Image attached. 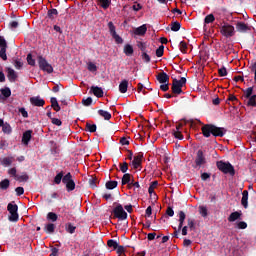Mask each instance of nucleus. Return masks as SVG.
<instances>
[{"label":"nucleus","mask_w":256,"mask_h":256,"mask_svg":"<svg viewBox=\"0 0 256 256\" xmlns=\"http://www.w3.org/2000/svg\"><path fill=\"white\" fill-rule=\"evenodd\" d=\"M0 47V57L3 61H7V41L2 36H0Z\"/></svg>","instance_id":"obj_9"},{"label":"nucleus","mask_w":256,"mask_h":256,"mask_svg":"<svg viewBox=\"0 0 256 256\" xmlns=\"http://www.w3.org/2000/svg\"><path fill=\"white\" fill-rule=\"evenodd\" d=\"M33 132L31 130H27L26 132L23 133L22 136V143H24V145H29V142L31 141V134Z\"/></svg>","instance_id":"obj_18"},{"label":"nucleus","mask_w":256,"mask_h":256,"mask_svg":"<svg viewBox=\"0 0 256 256\" xmlns=\"http://www.w3.org/2000/svg\"><path fill=\"white\" fill-rule=\"evenodd\" d=\"M71 181H73V176L71 175V173H67L65 176H63L62 178V183H64V185L66 183H71Z\"/></svg>","instance_id":"obj_36"},{"label":"nucleus","mask_w":256,"mask_h":256,"mask_svg":"<svg viewBox=\"0 0 256 256\" xmlns=\"http://www.w3.org/2000/svg\"><path fill=\"white\" fill-rule=\"evenodd\" d=\"M142 161H143V154L142 153L134 156V159L132 161V167H134V169H139V167H141Z\"/></svg>","instance_id":"obj_12"},{"label":"nucleus","mask_w":256,"mask_h":256,"mask_svg":"<svg viewBox=\"0 0 256 256\" xmlns=\"http://www.w3.org/2000/svg\"><path fill=\"white\" fill-rule=\"evenodd\" d=\"M217 168L219 169V171H222V173L235 175V168H233V165H231V163L219 161L217 162Z\"/></svg>","instance_id":"obj_4"},{"label":"nucleus","mask_w":256,"mask_h":256,"mask_svg":"<svg viewBox=\"0 0 256 256\" xmlns=\"http://www.w3.org/2000/svg\"><path fill=\"white\" fill-rule=\"evenodd\" d=\"M53 125H57L58 127H61L62 122L59 118H52Z\"/></svg>","instance_id":"obj_64"},{"label":"nucleus","mask_w":256,"mask_h":256,"mask_svg":"<svg viewBox=\"0 0 256 256\" xmlns=\"http://www.w3.org/2000/svg\"><path fill=\"white\" fill-rule=\"evenodd\" d=\"M204 137H223L226 133L225 128L217 127L215 125L207 124L202 127Z\"/></svg>","instance_id":"obj_1"},{"label":"nucleus","mask_w":256,"mask_h":256,"mask_svg":"<svg viewBox=\"0 0 256 256\" xmlns=\"http://www.w3.org/2000/svg\"><path fill=\"white\" fill-rule=\"evenodd\" d=\"M128 170H129V164H127V162L120 164V171L122 173H127Z\"/></svg>","instance_id":"obj_55"},{"label":"nucleus","mask_w":256,"mask_h":256,"mask_svg":"<svg viewBox=\"0 0 256 256\" xmlns=\"http://www.w3.org/2000/svg\"><path fill=\"white\" fill-rule=\"evenodd\" d=\"M45 231L47 233H55V224H47L45 226Z\"/></svg>","instance_id":"obj_46"},{"label":"nucleus","mask_w":256,"mask_h":256,"mask_svg":"<svg viewBox=\"0 0 256 256\" xmlns=\"http://www.w3.org/2000/svg\"><path fill=\"white\" fill-rule=\"evenodd\" d=\"M117 187V181H108L106 183V189H115Z\"/></svg>","instance_id":"obj_48"},{"label":"nucleus","mask_w":256,"mask_h":256,"mask_svg":"<svg viewBox=\"0 0 256 256\" xmlns=\"http://www.w3.org/2000/svg\"><path fill=\"white\" fill-rule=\"evenodd\" d=\"M15 192H16L17 196L20 197V195H23V193H25V189L23 187H17L15 189Z\"/></svg>","instance_id":"obj_61"},{"label":"nucleus","mask_w":256,"mask_h":256,"mask_svg":"<svg viewBox=\"0 0 256 256\" xmlns=\"http://www.w3.org/2000/svg\"><path fill=\"white\" fill-rule=\"evenodd\" d=\"M91 91L95 97H103V89L98 86H92Z\"/></svg>","instance_id":"obj_19"},{"label":"nucleus","mask_w":256,"mask_h":256,"mask_svg":"<svg viewBox=\"0 0 256 256\" xmlns=\"http://www.w3.org/2000/svg\"><path fill=\"white\" fill-rule=\"evenodd\" d=\"M88 71H90L91 73H95V71H97V65H95V63L93 62H88Z\"/></svg>","instance_id":"obj_47"},{"label":"nucleus","mask_w":256,"mask_h":256,"mask_svg":"<svg viewBox=\"0 0 256 256\" xmlns=\"http://www.w3.org/2000/svg\"><path fill=\"white\" fill-rule=\"evenodd\" d=\"M9 185H10L9 179H4L0 182V189L5 191V190L9 189Z\"/></svg>","instance_id":"obj_32"},{"label":"nucleus","mask_w":256,"mask_h":256,"mask_svg":"<svg viewBox=\"0 0 256 256\" xmlns=\"http://www.w3.org/2000/svg\"><path fill=\"white\" fill-rule=\"evenodd\" d=\"M7 77L11 83H15L17 81V72L13 68H7Z\"/></svg>","instance_id":"obj_16"},{"label":"nucleus","mask_w":256,"mask_h":256,"mask_svg":"<svg viewBox=\"0 0 256 256\" xmlns=\"http://www.w3.org/2000/svg\"><path fill=\"white\" fill-rule=\"evenodd\" d=\"M247 105H249L250 107H255L256 106V95H252L249 98H247Z\"/></svg>","instance_id":"obj_34"},{"label":"nucleus","mask_w":256,"mask_h":256,"mask_svg":"<svg viewBox=\"0 0 256 256\" xmlns=\"http://www.w3.org/2000/svg\"><path fill=\"white\" fill-rule=\"evenodd\" d=\"M13 161H15V157L13 156H7L4 157L0 160L1 165H3V167H9L10 165L13 164Z\"/></svg>","instance_id":"obj_15"},{"label":"nucleus","mask_w":256,"mask_h":256,"mask_svg":"<svg viewBox=\"0 0 256 256\" xmlns=\"http://www.w3.org/2000/svg\"><path fill=\"white\" fill-rule=\"evenodd\" d=\"M112 37L115 40V43H117L118 45L123 44V38H121V36H119L117 33L113 34Z\"/></svg>","instance_id":"obj_49"},{"label":"nucleus","mask_w":256,"mask_h":256,"mask_svg":"<svg viewBox=\"0 0 256 256\" xmlns=\"http://www.w3.org/2000/svg\"><path fill=\"white\" fill-rule=\"evenodd\" d=\"M165 49V46L161 45L157 50H156V55L158 57H163V51Z\"/></svg>","instance_id":"obj_57"},{"label":"nucleus","mask_w":256,"mask_h":256,"mask_svg":"<svg viewBox=\"0 0 256 256\" xmlns=\"http://www.w3.org/2000/svg\"><path fill=\"white\" fill-rule=\"evenodd\" d=\"M207 161L203 155V151L199 150L195 158V164L193 165L194 169H201L202 165H205Z\"/></svg>","instance_id":"obj_8"},{"label":"nucleus","mask_w":256,"mask_h":256,"mask_svg":"<svg viewBox=\"0 0 256 256\" xmlns=\"http://www.w3.org/2000/svg\"><path fill=\"white\" fill-rule=\"evenodd\" d=\"M181 29V23L173 22L171 25V31H179Z\"/></svg>","instance_id":"obj_53"},{"label":"nucleus","mask_w":256,"mask_h":256,"mask_svg":"<svg viewBox=\"0 0 256 256\" xmlns=\"http://www.w3.org/2000/svg\"><path fill=\"white\" fill-rule=\"evenodd\" d=\"M157 185H159V182H157V181H154V182L151 183V185H150L149 188H148V193H149L150 195H152L153 193H155V189H157Z\"/></svg>","instance_id":"obj_33"},{"label":"nucleus","mask_w":256,"mask_h":256,"mask_svg":"<svg viewBox=\"0 0 256 256\" xmlns=\"http://www.w3.org/2000/svg\"><path fill=\"white\" fill-rule=\"evenodd\" d=\"M77 229L76 226H74L73 224L71 223H67L65 225V230L67 231V233H70V235H73V233H75V230Z\"/></svg>","instance_id":"obj_27"},{"label":"nucleus","mask_w":256,"mask_h":256,"mask_svg":"<svg viewBox=\"0 0 256 256\" xmlns=\"http://www.w3.org/2000/svg\"><path fill=\"white\" fill-rule=\"evenodd\" d=\"M213 21H215V16L213 14L207 15L204 19L205 25H209V23H213Z\"/></svg>","instance_id":"obj_39"},{"label":"nucleus","mask_w":256,"mask_h":256,"mask_svg":"<svg viewBox=\"0 0 256 256\" xmlns=\"http://www.w3.org/2000/svg\"><path fill=\"white\" fill-rule=\"evenodd\" d=\"M16 181H28L29 180V175L27 173H23L22 175H16L15 177Z\"/></svg>","instance_id":"obj_37"},{"label":"nucleus","mask_w":256,"mask_h":256,"mask_svg":"<svg viewBox=\"0 0 256 256\" xmlns=\"http://www.w3.org/2000/svg\"><path fill=\"white\" fill-rule=\"evenodd\" d=\"M199 213L203 217H207V215H208L207 208L205 206H199Z\"/></svg>","instance_id":"obj_52"},{"label":"nucleus","mask_w":256,"mask_h":256,"mask_svg":"<svg viewBox=\"0 0 256 256\" xmlns=\"http://www.w3.org/2000/svg\"><path fill=\"white\" fill-rule=\"evenodd\" d=\"M178 217H179L178 231H181V229H183V223H185V219L187 218V215H185V212L179 211Z\"/></svg>","instance_id":"obj_17"},{"label":"nucleus","mask_w":256,"mask_h":256,"mask_svg":"<svg viewBox=\"0 0 256 256\" xmlns=\"http://www.w3.org/2000/svg\"><path fill=\"white\" fill-rule=\"evenodd\" d=\"M7 210L10 213L9 221H19V213H17V211H19V207L15 202L9 203Z\"/></svg>","instance_id":"obj_5"},{"label":"nucleus","mask_w":256,"mask_h":256,"mask_svg":"<svg viewBox=\"0 0 256 256\" xmlns=\"http://www.w3.org/2000/svg\"><path fill=\"white\" fill-rule=\"evenodd\" d=\"M251 28L248 27L247 24H245V22H238L236 24V30L239 33H247V31H250Z\"/></svg>","instance_id":"obj_13"},{"label":"nucleus","mask_w":256,"mask_h":256,"mask_svg":"<svg viewBox=\"0 0 256 256\" xmlns=\"http://www.w3.org/2000/svg\"><path fill=\"white\" fill-rule=\"evenodd\" d=\"M2 131L3 133H5L6 135H11V133H13V128H11V125L9 123H3L2 124Z\"/></svg>","instance_id":"obj_22"},{"label":"nucleus","mask_w":256,"mask_h":256,"mask_svg":"<svg viewBox=\"0 0 256 256\" xmlns=\"http://www.w3.org/2000/svg\"><path fill=\"white\" fill-rule=\"evenodd\" d=\"M47 219H48V221H53V222H55V221H57L58 216L55 214V212H49V213L47 214Z\"/></svg>","instance_id":"obj_43"},{"label":"nucleus","mask_w":256,"mask_h":256,"mask_svg":"<svg viewBox=\"0 0 256 256\" xmlns=\"http://www.w3.org/2000/svg\"><path fill=\"white\" fill-rule=\"evenodd\" d=\"M51 104L54 111H61V106H59V102H57V98H51Z\"/></svg>","instance_id":"obj_31"},{"label":"nucleus","mask_w":256,"mask_h":256,"mask_svg":"<svg viewBox=\"0 0 256 256\" xmlns=\"http://www.w3.org/2000/svg\"><path fill=\"white\" fill-rule=\"evenodd\" d=\"M113 213L116 219H120V221H125L127 219V212L123 209V205L117 204L113 209Z\"/></svg>","instance_id":"obj_7"},{"label":"nucleus","mask_w":256,"mask_h":256,"mask_svg":"<svg viewBox=\"0 0 256 256\" xmlns=\"http://www.w3.org/2000/svg\"><path fill=\"white\" fill-rule=\"evenodd\" d=\"M187 83V78L182 77L180 80L174 79L172 82V93L174 95H181L183 93V87Z\"/></svg>","instance_id":"obj_2"},{"label":"nucleus","mask_w":256,"mask_h":256,"mask_svg":"<svg viewBox=\"0 0 256 256\" xmlns=\"http://www.w3.org/2000/svg\"><path fill=\"white\" fill-rule=\"evenodd\" d=\"M19 113H21L22 117H24L25 119L29 117V113L27 112V110H25V108H19Z\"/></svg>","instance_id":"obj_60"},{"label":"nucleus","mask_w":256,"mask_h":256,"mask_svg":"<svg viewBox=\"0 0 256 256\" xmlns=\"http://www.w3.org/2000/svg\"><path fill=\"white\" fill-rule=\"evenodd\" d=\"M221 33L224 37H233V35H235V27L231 25H224L221 28Z\"/></svg>","instance_id":"obj_10"},{"label":"nucleus","mask_w":256,"mask_h":256,"mask_svg":"<svg viewBox=\"0 0 256 256\" xmlns=\"http://www.w3.org/2000/svg\"><path fill=\"white\" fill-rule=\"evenodd\" d=\"M237 228L238 229H247V223L244 221L238 222L237 223Z\"/></svg>","instance_id":"obj_62"},{"label":"nucleus","mask_w":256,"mask_h":256,"mask_svg":"<svg viewBox=\"0 0 256 256\" xmlns=\"http://www.w3.org/2000/svg\"><path fill=\"white\" fill-rule=\"evenodd\" d=\"M245 99H249V97H253V87H249L244 91Z\"/></svg>","instance_id":"obj_41"},{"label":"nucleus","mask_w":256,"mask_h":256,"mask_svg":"<svg viewBox=\"0 0 256 256\" xmlns=\"http://www.w3.org/2000/svg\"><path fill=\"white\" fill-rule=\"evenodd\" d=\"M145 33H147V26L146 25H142V26H140V27H138L134 30L135 35H140L141 36V35H145Z\"/></svg>","instance_id":"obj_23"},{"label":"nucleus","mask_w":256,"mask_h":256,"mask_svg":"<svg viewBox=\"0 0 256 256\" xmlns=\"http://www.w3.org/2000/svg\"><path fill=\"white\" fill-rule=\"evenodd\" d=\"M187 223H188L187 227H189L190 231L195 230V220L194 219L189 218L187 220Z\"/></svg>","instance_id":"obj_50"},{"label":"nucleus","mask_w":256,"mask_h":256,"mask_svg":"<svg viewBox=\"0 0 256 256\" xmlns=\"http://www.w3.org/2000/svg\"><path fill=\"white\" fill-rule=\"evenodd\" d=\"M218 73L220 75V77H226L227 75V69L225 67H222L218 70Z\"/></svg>","instance_id":"obj_59"},{"label":"nucleus","mask_w":256,"mask_h":256,"mask_svg":"<svg viewBox=\"0 0 256 256\" xmlns=\"http://www.w3.org/2000/svg\"><path fill=\"white\" fill-rule=\"evenodd\" d=\"M142 59L145 61V63H149L151 61V57L147 55V52L142 53Z\"/></svg>","instance_id":"obj_63"},{"label":"nucleus","mask_w":256,"mask_h":256,"mask_svg":"<svg viewBox=\"0 0 256 256\" xmlns=\"http://www.w3.org/2000/svg\"><path fill=\"white\" fill-rule=\"evenodd\" d=\"M31 105H34V107H43L45 105V100H43L40 96H35L30 98Z\"/></svg>","instance_id":"obj_11"},{"label":"nucleus","mask_w":256,"mask_h":256,"mask_svg":"<svg viewBox=\"0 0 256 256\" xmlns=\"http://www.w3.org/2000/svg\"><path fill=\"white\" fill-rule=\"evenodd\" d=\"M182 125L179 124L178 126H176V130L173 132V135L175 137V139H183V134H181V131H179V129H181Z\"/></svg>","instance_id":"obj_28"},{"label":"nucleus","mask_w":256,"mask_h":256,"mask_svg":"<svg viewBox=\"0 0 256 256\" xmlns=\"http://www.w3.org/2000/svg\"><path fill=\"white\" fill-rule=\"evenodd\" d=\"M61 181H63V172L58 173L54 178V183L56 185H60Z\"/></svg>","instance_id":"obj_40"},{"label":"nucleus","mask_w":256,"mask_h":256,"mask_svg":"<svg viewBox=\"0 0 256 256\" xmlns=\"http://www.w3.org/2000/svg\"><path fill=\"white\" fill-rule=\"evenodd\" d=\"M128 87H129V81L122 80L121 83L119 84L120 93H127Z\"/></svg>","instance_id":"obj_21"},{"label":"nucleus","mask_w":256,"mask_h":256,"mask_svg":"<svg viewBox=\"0 0 256 256\" xmlns=\"http://www.w3.org/2000/svg\"><path fill=\"white\" fill-rule=\"evenodd\" d=\"M98 115H100V117H103L106 121H109V119H111V113L105 110H98Z\"/></svg>","instance_id":"obj_26"},{"label":"nucleus","mask_w":256,"mask_h":256,"mask_svg":"<svg viewBox=\"0 0 256 256\" xmlns=\"http://www.w3.org/2000/svg\"><path fill=\"white\" fill-rule=\"evenodd\" d=\"M133 46H131V44H126L124 46V53L125 55H127V57H131V55H133Z\"/></svg>","instance_id":"obj_25"},{"label":"nucleus","mask_w":256,"mask_h":256,"mask_svg":"<svg viewBox=\"0 0 256 256\" xmlns=\"http://www.w3.org/2000/svg\"><path fill=\"white\" fill-rule=\"evenodd\" d=\"M98 3L102 7V9H109V6L111 5V0H98Z\"/></svg>","instance_id":"obj_29"},{"label":"nucleus","mask_w":256,"mask_h":256,"mask_svg":"<svg viewBox=\"0 0 256 256\" xmlns=\"http://www.w3.org/2000/svg\"><path fill=\"white\" fill-rule=\"evenodd\" d=\"M156 79L159 83H161L160 85L161 91H169V75H167V73L165 72L158 73V75L156 76Z\"/></svg>","instance_id":"obj_3"},{"label":"nucleus","mask_w":256,"mask_h":256,"mask_svg":"<svg viewBox=\"0 0 256 256\" xmlns=\"http://www.w3.org/2000/svg\"><path fill=\"white\" fill-rule=\"evenodd\" d=\"M38 65L41 71H45L46 73H53V66L47 62L43 56H38Z\"/></svg>","instance_id":"obj_6"},{"label":"nucleus","mask_w":256,"mask_h":256,"mask_svg":"<svg viewBox=\"0 0 256 256\" xmlns=\"http://www.w3.org/2000/svg\"><path fill=\"white\" fill-rule=\"evenodd\" d=\"M64 185H66L67 191H74L75 189V181L73 180L71 182H66Z\"/></svg>","instance_id":"obj_45"},{"label":"nucleus","mask_w":256,"mask_h":256,"mask_svg":"<svg viewBox=\"0 0 256 256\" xmlns=\"http://www.w3.org/2000/svg\"><path fill=\"white\" fill-rule=\"evenodd\" d=\"M27 63L28 65H31V67H35V59H33V55H27Z\"/></svg>","instance_id":"obj_51"},{"label":"nucleus","mask_w":256,"mask_h":256,"mask_svg":"<svg viewBox=\"0 0 256 256\" xmlns=\"http://www.w3.org/2000/svg\"><path fill=\"white\" fill-rule=\"evenodd\" d=\"M108 29L110 31V35L113 36V35L117 34V31L115 30L116 29L115 24H113V22L108 23Z\"/></svg>","instance_id":"obj_44"},{"label":"nucleus","mask_w":256,"mask_h":256,"mask_svg":"<svg viewBox=\"0 0 256 256\" xmlns=\"http://www.w3.org/2000/svg\"><path fill=\"white\" fill-rule=\"evenodd\" d=\"M58 14H59V12L57 11V9L48 10L49 19H55V17H57Z\"/></svg>","instance_id":"obj_38"},{"label":"nucleus","mask_w":256,"mask_h":256,"mask_svg":"<svg viewBox=\"0 0 256 256\" xmlns=\"http://www.w3.org/2000/svg\"><path fill=\"white\" fill-rule=\"evenodd\" d=\"M86 131H89L90 133H95V131H97V125L86 123Z\"/></svg>","instance_id":"obj_35"},{"label":"nucleus","mask_w":256,"mask_h":256,"mask_svg":"<svg viewBox=\"0 0 256 256\" xmlns=\"http://www.w3.org/2000/svg\"><path fill=\"white\" fill-rule=\"evenodd\" d=\"M14 67L16 69H21V67H23V62H21V60L18 59L14 60Z\"/></svg>","instance_id":"obj_58"},{"label":"nucleus","mask_w":256,"mask_h":256,"mask_svg":"<svg viewBox=\"0 0 256 256\" xmlns=\"http://www.w3.org/2000/svg\"><path fill=\"white\" fill-rule=\"evenodd\" d=\"M1 94L3 95V97H5L6 99L11 97V89L9 87L6 88H2L0 90Z\"/></svg>","instance_id":"obj_30"},{"label":"nucleus","mask_w":256,"mask_h":256,"mask_svg":"<svg viewBox=\"0 0 256 256\" xmlns=\"http://www.w3.org/2000/svg\"><path fill=\"white\" fill-rule=\"evenodd\" d=\"M249 191L244 190L242 192V199H241V205L244 206V209H247L249 207Z\"/></svg>","instance_id":"obj_14"},{"label":"nucleus","mask_w":256,"mask_h":256,"mask_svg":"<svg viewBox=\"0 0 256 256\" xmlns=\"http://www.w3.org/2000/svg\"><path fill=\"white\" fill-rule=\"evenodd\" d=\"M237 219H241V212H232L230 216L228 217L229 223H233L237 221Z\"/></svg>","instance_id":"obj_20"},{"label":"nucleus","mask_w":256,"mask_h":256,"mask_svg":"<svg viewBox=\"0 0 256 256\" xmlns=\"http://www.w3.org/2000/svg\"><path fill=\"white\" fill-rule=\"evenodd\" d=\"M131 182H132L131 174H129V173L124 174L122 177V185H128V187H129V185H131Z\"/></svg>","instance_id":"obj_24"},{"label":"nucleus","mask_w":256,"mask_h":256,"mask_svg":"<svg viewBox=\"0 0 256 256\" xmlns=\"http://www.w3.org/2000/svg\"><path fill=\"white\" fill-rule=\"evenodd\" d=\"M93 104V98L88 97V98H84L82 100V105H84L85 107H89Z\"/></svg>","instance_id":"obj_42"},{"label":"nucleus","mask_w":256,"mask_h":256,"mask_svg":"<svg viewBox=\"0 0 256 256\" xmlns=\"http://www.w3.org/2000/svg\"><path fill=\"white\" fill-rule=\"evenodd\" d=\"M107 245L108 247H112V249H117V247H119V244L115 240H108Z\"/></svg>","instance_id":"obj_54"},{"label":"nucleus","mask_w":256,"mask_h":256,"mask_svg":"<svg viewBox=\"0 0 256 256\" xmlns=\"http://www.w3.org/2000/svg\"><path fill=\"white\" fill-rule=\"evenodd\" d=\"M179 47L182 53H187V43H185L184 41H181Z\"/></svg>","instance_id":"obj_56"}]
</instances>
